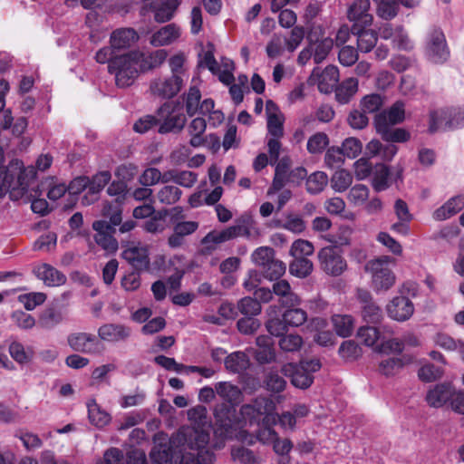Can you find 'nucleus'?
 <instances>
[{"label": "nucleus", "instance_id": "1", "mask_svg": "<svg viewBox=\"0 0 464 464\" xmlns=\"http://www.w3.org/2000/svg\"><path fill=\"white\" fill-rule=\"evenodd\" d=\"M209 433L195 427H182L168 441L156 443L150 452V464H213L215 454L207 446ZM127 464H149L141 450L127 455Z\"/></svg>", "mask_w": 464, "mask_h": 464}, {"label": "nucleus", "instance_id": "2", "mask_svg": "<svg viewBox=\"0 0 464 464\" xmlns=\"http://www.w3.org/2000/svg\"><path fill=\"white\" fill-rule=\"evenodd\" d=\"M36 171L33 167L24 168L22 160H12L3 169H0V198L7 192L13 201L21 199L27 194Z\"/></svg>", "mask_w": 464, "mask_h": 464}, {"label": "nucleus", "instance_id": "3", "mask_svg": "<svg viewBox=\"0 0 464 464\" xmlns=\"http://www.w3.org/2000/svg\"><path fill=\"white\" fill-rule=\"evenodd\" d=\"M102 216L107 220H96L92 223V228L96 231L94 240L98 246L108 253H115L118 249V241L114 237L116 227L122 220V208L119 202H106L102 208Z\"/></svg>", "mask_w": 464, "mask_h": 464}, {"label": "nucleus", "instance_id": "4", "mask_svg": "<svg viewBox=\"0 0 464 464\" xmlns=\"http://www.w3.org/2000/svg\"><path fill=\"white\" fill-rule=\"evenodd\" d=\"M140 54L134 51L125 54L116 55L108 65L110 73L114 74L115 83L119 88H127L132 85L140 71L138 59Z\"/></svg>", "mask_w": 464, "mask_h": 464}, {"label": "nucleus", "instance_id": "5", "mask_svg": "<svg viewBox=\"0 0 464 464\" xmlns=\"http://www.w3.org/2000/svg\"><path fill=\"white\" fill-rule=\"evenodd\" d=\"M461 128H464V106L440 108L429 113L430 134Z\"/></svg>", "mask_w": 464, "mask_h": 464}, {"label": "nucleus", "instance_id": "6", "mask_svg": "<svg viewBox=\"0 0 464 464\" xmlns=\"http://www.w3.org/2000/svg\"><path fill=\"white\" fill-rule=\"evenodd\" d=\"M160 134L178 133L185 126L187 118L179 102H164L156 111Z\"/></svg>", "mask_w": 464, "mask_h": 464}, {"label": "nucleus", "instance_id": "7", "mask_svg": "<svg viewBox=\"0 0 464 464\" xmlns=\"http://www.w3.org/2000/svg\"><path fill=\"white\" fill-rule=\"evenodd\" d=\"M281 317L269 318L265 325L271 335H280L289 331V328L302 326L308 318L306 311L294 306H285Z\"/></svg>", "mask_w": 464, "mask_h": 464}, {"label": "nucleus", "instance_id": "8", "mask_svg": "<svg viewBox=\"0 0 464 464\" xmlns=\"http://www.w3.org/2000/svg\"><path fill=\"white\" fill-rule=\"evenodd\" d=\"M322 364L318 359L302 361L299 364L288 363L282 367L285 375L291 377L292 384L300 389H307L314 382V372H318Z\"/></svg>", "mask_w": 464, "mask_h": 464}, {"label": "nucleus", "instance_id": "9", "mask_svg": "<svg viewBox=\"0 0 464 464\" xmlns=\"http://www.w3.org/2000/svg\"><path fill=\"white\" fill-rule=\"evenodd\" d=\"M425 53L433 63H446L450 55L446 36L441 28L432 26L427 35Z\"/></svg>", "mask_w": 464, "mask_h": 464}, {"label": "nucleus", "instance_id": "10", "mask_svg": "<svg viewBox=\"0 0 464 464\" xmlns=\"http://www.w3.org/2000/svg\"><path fill=\"white\" fill-rule=\"evenodd\" d=\"M250 234L247 227L244 225L230 226L221 231L212 230L202 239L201 244L208 251H213L217 246L239 237H248Z\"/></svg>", "mask_w": 464, "mask_h": 464}, {"label": "nucleus", "instance_id": "11", "mask_svg": "<svg viewBox=\"0 0 464 464\" xmlns=\"http://www.w3.org/2000/svg\"><path fill=\"white\" fill-rule=\"evenodd\" d=\"M318 259L322 270L330 276H340L347 267L345 259L336 246L323 247L318 252Z\"/></svg>", "mask_w": 464, "mask_h": 464}, {"label": "nucleus", "instance_id": "12", "mask_svg": "<svg viewBox=\"0 0 464 464\" xmlns=\"http://www.w3.org/2000/svg\"><path fill=\"white\" fill-rule=\"evenodd\" d=\"M183 86V79L180 75H170L153 79L150 84V90L153 96L161 100H169L175 97Z\"/></svg>", "mask_w": 464, "mask_h": 464}, {"label": "nucleus", "instance_id": "13", "mask_svg": "<svg viewBox=\"0 0 464 464\" xmlns=\"http://www.w3.org/2000/svg\"><path fill=\"white\" fill-rule=\"evenodd\" d=\"M366 270L372 273V287L375 291L388 290L395 282V276L387 263L374 259L366 265Z\"/></svg>", "mask_w": 464, "mask_h": 464}, {"label": "nucleus", "instance_id": "14", "mask_svg": "<svg viewBox=\"0 0 464 464\" xmlns=\"http://www.w3.org/2000/svg\"><path fill=\"white\" fill-rule=\"evenodd\" d=\"M67 341L70 347L76 352L99 355L104 351V345L92 334H72L68 336Z\"/></svg>", "mask_w": 464, "mask_h": 464}, {"label": "nucleus", "instance_id": "15", "mask_svg": "<svg viewBox=\"0 0 464 464\" xmlns=\"http://www.w3.org/2000/svg\"><path fill=\"white\" fill-rule=\"evenodd\" d=\"M370 0H354L348 8L347 17L353 22L352 26L366 27L372 23Z\"/></svg>", "mask_w": 464, "mask_h": 464}, {"label": "nucleus", "instance_id": "16", "mask_svg": "<svg viewBox=\"0 0 464 464\" xmlns=\"http://www.w3.org/2000/svg\"><path fill=\"white\" fill-rule=\"evenodd\" d=\"M173 233L168 238V244L171 248L181 246L185 242V237L195 233L198 228L197 221H179L178 218H172Z\"/></svg>", "mask_w": 464, "mask_h": 464}, {"label": "nucleus", "instance_id": "17", "mask_svg": "<svg viewBox=\"0 0 464 464\" xmlns=\"http://www.w3.org/2000/svg\"><path fill=\"white\" fill-rule=\"evenodd\" d=\"M405 119V102L403 101H396L389 109L377 113L374 117V126L381 127L396 125L401 123Z\"/></svg>", "mask_w": 464, "mask_h": 464}, {"label": "nucleus", "instance_id": "18", "mask_svg": "<svg viewBox=\"0 0 464 464\" xmlns=\"http://www.w3.org/2000/svg\"><path fill=\"white\" fill-rule=\"evenodd\" d=\"M266 127L269 136L282 138L284 136L285 116L278 106L271 100L266 104Z\"/></svg>", "mask_w": 464, "mask_h": 464}, {"label": "nucleus", "instance_id": "19", "mask_svg": "<svg viewBox=\"0 0 464 464\" xmlns=\"http://www.w3.org/2000/svg\"><path fill=\"white\" fill-rule=\"evenodd\" d=\"M389 316L398 322H404L411 317L414 312L412 302L406 296H395L387 304Z\"/></svg>", "mask_w": 464, "mask_h": 464}, {"label": "nucleus", "instance_id": "20", "mask_svg": "<svg viewBox=\"0 0 464 464\" xmlns=\"http://www.w3.org/2000/svg\"><path fill=\"white\" fill-rule=\"evenodd\" d=\"M8 352L12 359L20 365L30 363L35 355L34 348L32 345H24L15 337H11Z\"/></svg>", "mask_w": 464, "mask_h": 464}, {"label": "nucleus", "instance_id": "21", "mask_svg": "<svg viewBox=\"0 0 464 464\" xmlns=\"http://www.w3.org/2000/svg\"><path fill=\"white\" fill-rule=\"evenodd\" d=\"M454 388L450 383H438L430 389L426 395V401L430 407L440 408L450 402Z\"/></svg>", "mask_w": 464, "mask_h": 464}, {"label": "nucleus", "instance_id": "22", "mask_svg": "<svg viewBox=\"0 0 464 464\" xmlns=\"http://www.w3.org/2000/svg\"><path fill=\"white\" fill-rule=\"evenodd\" d=\"M99 338L110 343L125 341L130 335V328L123 324H105L98 329Z\"/></svg>", "mask_w": 464, "mask_h": 464}, {"label": "nucleus", "instance_id": "23", "mask_svg": "<svg viewBox=\"0 0 464 464\" xmlns=\"http://www.w3.org/2000/svg\"><path fill=\"white\" fill-rule=\"evenodd\" d=\"M122 257L136 271L147 270L150 266V258L148 249L143 246H132L122 252Z\"/></svg>", "mask_w": 464, "mask_h": 464}, {"label": "nucleus", "instance_id": "24", "mask_svg": "<svg viewBox=\"0 0 464 464\" xmlns=\"http://www.w3.org/2000/svg\"><path fill=\"white\" fill-rule=\"evenodd\" d=\"M139 40V34L133 28H119L110 37V44L115 50L128 49Z\"/></svg>", "mask_w": 464, "mask_h": 464}, {"label": "nucleus", "instance_id": "25", "mask_svg": "<svg viewBox=\"0 0 464 464\" xmlns=\"http://www.w3.org/2000/svg\"><path fill=\"white\" fill-rule=\"evenodd\" d=\"M35 276L42 280L47 286H58L66 282V276L48 264H42L34 268Z\"/></svg>", "mask_w": 464, "mask_h": 464}, {"label": "nucleus", "instance_id": "26", "mask_svg": "<svg viewBox=\"0 0 464 464\" xmlns=\"http://www.w3.org/2000/svg\"><path fill=\"white\" fill-rule=\"evenodd\" d=\"M464 208V195L459 194L448 199L433 212V218L438 221L446 220Z\"/></svg>", "mask_w": 464, "mask_h": 464}, {"label": "nucleus", "instance_id": "27", "mask_svg": "<svg viewBox=\"0 0 464 464\" xmlns=\"http://www.w3.org/2000/svg\"><path fill=\"white\" fill-rule=\"evenodd\" d=\"M413 360V356L407 353L398 357H389L380 362L379 371L387 377L393 376L406 365L411 364Z\"/></svg>", "mask_w": 464, "mask_h": 464}, {"label": "nucleus", "instance_id": "28", "mask_svg": "<svg viewBox=\"0 0 464 464\" xmlns=\"http://www.w3.org/2000/svg\"><path fill=\"white\" fill-rule=\"evenodd\" d=\"M180 36V28L176 24H169L155 32L150 40L155 47L169 45Z\"/></svg>", "mask_w": 464, "mask_h": 464}, {"label": "nucleus", "instance_id": "29", "mask_svg": "<svg viewBox=\"0 0 464 464\" xmlns=\"http://www.w3.org/2000/svg\"><path fill=\"white\" fill-rule=\"evenodd\" d=\"M134 52L140 54L138 63L141 72H147L160 66L168 56V53L164 49H158L150 53Z\"/></svg>", "mask_w": 464, "mask_h": 464}, {"label": "nucleus", "instance_id": "30", "mask_svg": "<svg viewBox=\"0 0 464 464\" xmlns=\"http://www.w3.org/2000/svg\"><path fill=\"white\" fill-rule=\"evenodd\" d=\"M251 404L262 417L264 423L277 422V414L275 413L276 404L272 399L260 396L253 400Z\"/></svg>", "mask_w": 464, "mask_h": 464}, {"label": "nucleus", "instance_id": "31", "mask_svg": "<svg viewBox=\"0 0 464 464\" xmlns=\"http://www.w3.org/2000/svg\"><path fill=\"white\" fill-rule=\"evenodd\" d=\"M365 27L352 26V34L357 37L358 50L362 53H369L376 45L378 36L372 30H365Z\"/></svg>", "mask_w": 464, "mask_h": 464}, {"label": "nucleus", "instance_id": "32", "mask_svg": "<svg viewBox=\"0 0 464 464\" xmlns=\"http://www.w3.org/2000/svg\"><path fill=\"white\" fill-rule=\"evenodd\" d=\"M339 82V70L334 65L326 66L319 75L318 90L323 93L334 92Z\"/></svg>", "mask_w": 464, "mask_h": 464}, {"label": "nucleus", "instance_id": "33", "mask_svg": "<svg viewBox=\"0 0 464 464\" xmlns=\"http://www.w3.org/2000/svg\"><path fill=\"white\" fill-rule=\"evenodd\" d=\"M273 294L281 298L283 306H295L300 304V299L291 291V286L286 280H279L273 285Z\"/></svg>", "mask_w": 464, "mask_h": 464}, {"label": "nucleus", "instance_id": "34", "mask_svg": "<svg viewBox=\"0 0 464 464\" xmlns=\"http://www.w3.org/2000/svg\"><path fill=\"white\" fill-rule=\"evenodd\" d=\"M394 125L375 127L382 139L387 142H406L411 138V133L403 128H392Z\"/></svg>", "mask_w": 464, "mask_h": 464}, {"label": "nucleus", "instance_id": "35", "mask_svg": "<svg viewBox=\"0 0 464 464\" xmlns=\"http://www.w3.org/2000/svg\"><path fill=\"white\" fill-rule=\"evenodd\" d=\"M336 101L341 104H346L358 91V80L348 78L334 88Z\"/></svg>", "mask_w": 464, "mask_h": 464}, {"label": "nucleus", "instance_id": "36", "mask_svg": "<svg viewBox=\"0 0 464 464\" xmlns=\"http://www.w3.org/2000/svg\"><path fill=\"white\" fill-rule=\"evenodd\" d=\"M224 363L227 371L240 373L248 368L249 359L244 352L237 351L226 356Z\"/></svg>", "mask_w": 464, "mask_h": 464}, {"label": "nucleus", "instance_id": "37", "mask_svg": "<svg viewBox=\"0 0 464 464\" xmlns=\"http://www.w3.org/2000/svg\"><path fill=\"white\" fill-rule=\"evenodd\" d=\"M216 392L229 404L239 402L242 393L240 389L228 382H219L215 385Z\"/></svg>", "mask_w": 464, "mask_h": 464}, {"label": "nucleus", "instance_id": "38", "mask_svg": "<svg viewBox=\"0 0 464 464\" xmlns=\"http://www.w3.org/2000/svg\"><path fill=\"white\" fill-rule=\"evenodd\" d=\"M390 169L384 164H376L372 170V186L375 191L381 192L390 187Z\"/></svg>", "mask_w": 464, "mask_h": 464}, {"label": "nucleus", "instance_id": "39", "mask_svg": "<svg viewBox=\"0 0 464 464\" xmlns=\"http://www.w3.org/2000/svg\"><path fill=\"white\" fill-rule=\"evenodd\" d=\"M275 337H278V345L279 348L285 353H295L300 351L303 347L304 340L303 337L295 333L282 334L280 335H274Z\"/></svg>", "mask_w": 464, "mask_h": 464}, {"label": "nucleus", "instance_id": "40", "mask_svg": "<svg viewBox=\"0 0 464 464\" xmlns=\"http://www.w3.org/2000/svg\"><path fill=\"white\" fill-rule=\"evenodd\" d=\"M332 323L335 333L341 337L352 335L354 328L353 318L349 314H334L332 316Z\"/></svg>", "mask_w": 464, "mask_h": 464}, {"label": "nucleus", "instance_id": "41", "mask_svg": "<svg viewBox=\"0 0 464 464\" xmlns=\"http://www.w3.org/2000/svg\"><path fill=\"white\" fill-rule=\"evenodd\" d=\"M87 408L89 420L93 425L102 428L111 421V415L107 411L102 410L96 403L95 400L89 401Z\"/></svg>", "mask_w": 464, "mask_h": 464}, {"label": "nucleus", "instance_id": "42", "mask_svg": "<svg viewBox=\"0 0 464 464\" xmlns=\"http://www.w3.org/2000/svg\"><path fill=\"white\" fill-rule=\"evenodd\" d=\"M63 321V314L54 307L45 308L40 314L38 319L39 327L51 330Z\"/></svg>", "mask_w": 464, "mask_h": 464}, {"label": "nucleus", "instance_id": "43", "mask_svg": "<svg viewBox=\"0 0 464 464\" xmlns=\"http://www.w3.org/2000/svg\"><path fill=\"white\" fill-rule=\"evenodd\" d=\"M328 176L324 171H315L306 179V190L311 195L321 193L328 184Z\"/></svg>", "mask_w": 464, "mask_h": 464}, {"label": "nucleus", "instance_id": "44", "mask_svg": "<svg viewBox=\"0 0 464 464\" xmlns=\"http://www.w3.org/2000/svg\"><path fill=\"white\" fill-rule=\"evenodd\" d=\"M180 5L179 0H166L154 11V19L158 23H166L172 19Z\"/></svg>", "mask_w": 464, "mask_h": 464}, {"label": "nucleus", "instance_id": "45", "mask_svg": "<svg viewBox=\"0 0 464 464\" xmlns=\"http://www.w3.org/2000/svg\"><path fill=\"white\" fill-rule=\"evenodd\" d=\"M264 387L268 392L279 393L285 389L286 381L279 375L277 371H269L265 374L263 381Z\"/></svg>", "mask_w": 464, "mask_h": 464}, {"label": "nucleus", "instance_id": "46", "mask_svg": "<svg viewBox=\"0 0 464 464\" xmlns=\"http://www.w3.org/2000/svg\"><path fill=\"white\" fill-rule=\"evenodd\" d=\"M235 404L220 403L215 407L214 416L218 423L224 427L226 430L231 427L232 416L234 414Z\"/></svg>", "mask_w": 464, "mask_h": 464}, {"label": "nucleus", "instance_id": "47", "mask_svg": "<svg viewBox=\"0 0 464 464\" xmlns=\"http://www.w3.org/2000/svg\"><path fill=\"white\" fill-rule=\"evenodd\" d=\"M313 267V263L306 257H294L289 265V271L296 277L304 278L312 273Z\"/></svg>", "mask_w": 464, "mask_h": 464}, {"label": "nucleus", "instance_id": "48", "mask_svg": "<svg viewBox=\"0 0 464 464\" xmlns=\"http://www.w3.org/2000/svg\"><path fill=\"white\" fill-rule=\"evenodd\" d=\"M166 226V214L158 211L144 222L142 227L148 233L159 234L165 230Z\"/></svg>", "mask_w": 464, "mask_h": 464}, {"label": "nucleus", "instance_id": "49", "mask_svg": "<svg viewBox=\"0 0 464 464\" xmlns=\"http://www.w3.org/2000/svg\"><path fill=\"white\" fill-rule=\"evenodd\" d=\"M353 183L352 174L345 169L334 172L331 179V187L336 192L345 191Z\"/></svg>", "mask_w": 464, "mask_h": 464}, {"label": "nucleus", "instance_id": "50", "mask_svg": "<svg viewBox=\"0 0 464 464\" xmlns=\"http://www.w3.org/2000/svg\"><path fill=\"white\" fill-rule=\"evenodd\" d=\"M399 5L398 0H380L377 7L378 16L384 20H392L399 12Z\"/></svg>", "mask_w": 464, "mask_h": 464}, {"label": "nucleus", "instance_id": "51", "mask_svg": "<svg viewBox=\"0 0 464 464\" xmlns=\"http://www.w3.org/2000/svg\"><path fill=\"white\" fill-rule=\"evenodd\" d=\"M374 350L379 353H395L401 356L404 350V342L398 338L383 340Z\"/></svg>", "mask_w": 464, "mask_h": 464}, {"label": "nucleus", "instance_id": "52", "mask_svg": "<svg viewBox=\"0 0 464 464\" xmlns=\"http://www.w3.org/2000/svg\"><path fill=\"white\" fill-rule=\"evenodd\" d=\"M169 176L174 183L185 188H191L198 180V175L189 170H170Z\"/></svg>", "mask_w": 464, "mask_h": 464}, {"label": "nucleus", "instance_id": "53", "mask_svg": "<svg viewBox=\"0 0 464 464\" xmlns=\"http://www.w3.org/2000/svg\"><path fill=\"white\" fill-rule=\"evenodd\" d=\"M237 309L246 316H256L261 313L260 303L250 296H246L237 303Z\"/></svg>", "mask_w": 464, "mask_h": 464}, {"label": "nucleus", "instance_id": "54", "mask_svg": "<svg viewBox=\"0 0 464 464\" xmlns=\"http://www.w3.org/2000/svg\"><path fill=\"white\" fill-rule=\"evenodd\" d=\"M201 92L197 86H190L185 100L186 111L188 116H194L198 110Z\"/></svg>", "mask_w": 464, "mask_h": 464}, {"label": "nucleus", "instance_id": "55", "mask_svg": "<svg viewBox=\"0 0 464 464\" xmlns=\"http://www.w3.org/2000/svg\"><path fill=\"white\" fill-rule=\"evenodd\" d=\"M285 272V265L275 257L262 268L264 276L269 280H277Z\"/></svg>", "mask_w": 464, "mask_h": 464}, {"label": "nucleus", "instance_id": "56", "mask_svg": "<svg viewBox=\"0 0 464 464\" xmlns=\"http://www.w3.org/2000/svg\"><path fill=\"white\" fill-rule=\"evenodd\" d=\"M329 144V138L324 132L312 135L307 141V150L312 154L321 153Z\"/></svg>", "mask_w": 464, "mask_h": 464}, {"label": "nucleus", "instance_id": "57", "mask_svg": "<svg viewBox=\"0 0 464 464\" xmlns=\"http://www.w3.org/2000/svg\"><path fill=\"white\" fill-rule=\"evenodd\" d=\"M443 369L435 366L432 363H427L421 366L418 371L420 380L425 382H431L440 379L443 375Z\"/></svg>", "mask_w": 464, "mask_h": 464}, {"label": "nucleus", "instance_id": "58", "mask_svg": "<svg viewBox=\"0 0 464 464\" xmlns=\"http://www.w3.org/2000/svg\"><path fill=\"white\" fill-rule=\"evenodd\" d=\"M459 228L454 225H447L442 227L440 230L435 231L431 236L430 239L433 241H446L450 243L459 235Z\"/></svg>", "mask_w": 464, "mask_h": 464}, {"label": "nucleus", "instance_id": "59", "mask_svg": "<svg viewBox=\"0 0 464 464\" xmlns=\"http://www.w3.org/2000/svg\"><path fill=\"white\" fill-rule=\"evenodd\" d=\"M344 154L340 147H330L324 155V163L330 169L340 168L344 161Z\"/></svg>", "mask_w": 464, "mask_h": 464}, {"label": "nucleus", "instance_id": "60", "mask_svg": "<svg viewBox=\"0 0 464 464\" xmlns=\"http://www.w3.org/2000/svg\"><path fill=\"white\" fill-rule=\"evenodd\" d=\"M182 194V191L176 186H164L158 193L159 200L166 205L176 203Z\"/></svg>", "mask_w": 464, "mask_h": 464}, {"label": "nucleus", "instance_id": "61", "mask_svg": "<svg viewBox=\"0 0 464 464\" xmlns=\"http://www.w3.org/2000/svg\"><path fill=\"white\" fill-rule=\"evenodd\" d=\"M392 44L393 47L401 51H411L414 48L413 42L410 39L402 25H397V33H395Z\"/></svg>", "mask_w": 464, "mask_h": 464}, {"label": "nucleus", "instance_id": "62", "mask_svg": "<svg viewBox=\"0 0 464 464\" xmlns=\"http://www.w3.org/2000/svg\"><path fill=\"white\" fill-rule=\"evenodd\" d=\"M383 100L380 94L372 93L364 96L360 102L361 109L366 113H373L380 110Z\"/></svg>", "mask_w": 464, "mask_h": 464}, {"label": "nucleus", "instance_id": "63", "mask_svg": "<svg viewBox=\"0 0 464 464\" xmlns=\"http://www.w3.org/2000/svg\"><path fill=\"white\" fill-rule=\"evenodd\" d=\"M357 337L364 345L373 346L380 338V333L376 327L362 326L358 330Z\"/></svg>", "mask_w": 464, "mask_h": 464}, {"label": "nucleus", "instance_id": "64", "mask_svg": "<svg viewBox=\"0 0 464 464\" xmlns=\"http://www.w3.org/2000/svg\"><path fill=\"white\" fill-rule=\"evenodd\" d=\"M275 257V251L269 246H260L256 248L252 254L253 262L263 268Z\"/></svg>", "mask_w": 464, "mask_h": 464}]
</instances>
